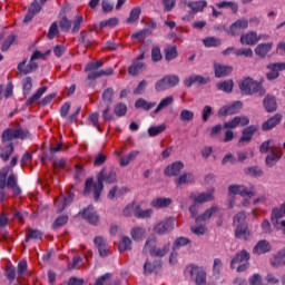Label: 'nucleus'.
<instances>
[{"label": "nucleus", "instance_id": "obj_23", "mask_svg": "<svg viewBox=\"0 0 285 285\" xmlns=\"http://www.w3.org/2000/svg\"><path fill=\"white\" fill-rule=\"evenodd\" d=\"M12 153H14V144L2 142L0 146V159L2 161H9Z\"/></svg>", "mask_w": 285, "mask_h": 285}, {"label": "nucleus", "instance_id": "obj_51", "mask_svg": "<svg viewBox=\"0 0 285 285\" xmlns=\"http://www.w3.org/2000/svg\"><path fill=\"white\" fill-rule=\"evenodd\" d=\"M30 239H43V232L39 229H29V233L26 235L24 242L28 244Z\"/></svg>", "mask_w": 285, "mask_h": 285}, {"label": "nucleus", "instance_id": "obj_48", "mask_svg": "<svg viewBox=\"0 0 285 285\" xmlns=\"http://www.w3.org/2000/svg\"><path fill=\"white\" fill-rule=\"evenodd\" d=\"M216 6L218 8H229L234 14H237V12L239 10V4H237V2H233V1H222V2L216 3Z\"/></svg>", "mask_w": 285, "mask_h": 285}, {"label": "nucleus", "instance_id": "obj_27", "mask_svg": "<svg viewBox=\"0 0 285 285\" xmlns=\"http://www.w3.org/2000/svg\"><path fill=\"white\" fill-rule=\"evenodd\" d=\"M10 173V167H2L0 169V203L6 199V179Z\"/></svg>", "mask_w": 285, "mask_h": 285}, {"label": "nucleus", "instance_id": "obj_53", "mask_svg": "<svg viewBox=\"0 0 285 285\" xmlns=\"http://www.w3.org/2000/svg\"><path fill=\"white\" fill-rule=\"evenodd\" d=\"M166 130V124H161L159 126H151L148 128L147 132L149 137H157V135H161Z\"/></svg>", "mask_w": 285, "mask_h": 285}, {"label": "nucleus", "instance_id": "obj_12", "mask_svg": "<svg viewBox=\"0 0 285 285\" xmlns=\"http://www.w3.org/2000/svg\"><path fill=\"white\" fill-rule=\"evenodd\" d=\"M189 275L196 285H206V271L204 267L193 266Z\"/></svg>", "mask_w": 285, "mask_h": 285}, {"label": "nucleus", "instance_id": "obj_35", "mask_svg": "<svg viewBox=\"0 0 285 285\" xmlns=\"http://www.w3.org/2000/svg\"><path fill=\"white\" fill-rule=\"evenodd\" d=\"M161 266V262L155 261L154 263H150L149 261H146L144 264V275H153L155 271H157Z\"/></svg>", "mask_w": 285, "mask_h": 285}, {"label": "nucleus", "instance_id": "obj_4", "mask_svg": "<svg viewBox=\"0 0 285 285\" xmlns=\"http://www.w3.org/2000/svg\"><path fill=\"white\" fill-rule=\"evenodd\" d=\"M230 268L232 271L236 268L238 273H246L250 268V253L246 249L236 253L230 261Z\"/></svg>", "mask_w": 285, "mask_h": 285}, {"label": "nucleus", "instance_id": "obj_36", "mask_svg": "<svg viewBox=\"0 0 285 285\" xmlns=\"http://www.w3.org/2000/svg\"><path fill=\"white\" fill-rule=\"evenodd\" d=\"M80 39L83 46H86V48L97 46V41L92 39V32L81 31Z\"/></svg>", "mask_w": 285, "mask_h": 285}, {"label": "nucleus", "instance_id": "obj_45", "mask_svg": "<svg viewBox=\"0 0 285 285\" xmlns=\"http://www.w3.org/2000/svg\"><path fill=\"white\" fill-rule=\"evenodd\" d=\"M153 35V30L150 28H144L138 32L131 35V39H138L139 41H144L147 37Z\"/></svg>", "mask_w": 285, "mask_h": 285}, {"label": "nucleus", "instance_id": "obj_55", "mask_svg": "<svg viewBox=\"0 0 285 285\" xmlns=\"http://www.w3.org/2000/svg\"><path fill=\"white\" fill-rule=\"evenodd\" d=\"M170 250V244L164 245L163 248H155V250H151L150 256L151 257H165V255Z\"/></svg>", "mask_w": 285, "mask_h": 285}, {"label": "nucleus", "instance_id": "obj_24", "mask_svg": "<svg viewBox=\"0 0 285 285\" xmlns=\"http://www.w3.org/2000/svg\"><path fill=\"white\" fill-rule=\"evenodd\" d=\"M14 41H17V35H9L6 38V32L0 33L1 52H8V50H10V46H12Z\"/></svg>", "mask_w": 285, "mask_h": 285}, {"label": "nucleus", "instance_id": "obj_5", "mask_svg": "<svg viewBox=\"0 0 285 285\" xmlns=\"http://www.w3.org/2000/svg\"><path fill=\"white\" fill-rule=\"evenodd\" d=\"M36 59H43V55L41 53V51H35L31 55L29 63L28 58H24L21 62L18 63L17 68L19 75H32V72H37V70H39V63L35 61ZM26 63L28 65L26 66Z\"/></svg>", "mask_w": 285, "mask_h": 285}, {"label": "nucleus", "instance_id": "obj_49", "mask_svg": "<svg viewBox=\"0 0 285 285\" xmlns=\"http://www.w3.org/2000/svg\"><path fill=\"white\" fill-rule=\"evenodd\" d=\"M132 246V240L130 239V237L128 236H122L119 245H118V250L120 253H124V250H130V248Z\"/></svg>", "mask_w": 285, "mask_h": 285}, {"label": "nucleus", "instance_id": "obj_44", "mask_svg": "<svg viewBox=\"0 0 285 285\" xmlns=\"http://www.w3.org/2000/svg\"><path fill=\"white\" fill-rule=\"evenodd\" d=\"M173 101H175V99L173 98V96L166 97L164 98L157 106V108L154 110V115H157L159 112H161V110H164V108H168V106H170L173 104Z\"/></svg>", "mask_w": 285, "mask_h": 285}, {"label": "nucleus", "instance_id": "obj_25", "mask_svg": "<svg viewBox=\"0 0 285 285\" xmlns=\"http://www.w3.org/2000/svg\"><path fill=\"white\" fill-rule=\"evenodd\" d=\"M189 199H193L195 204H206L207 202H213L215 199V196L213 193H200L198 195L196 194H190Z\"/></svg>", "mask_w": 285, "mask_h": 285}, {"label": "nucleus", "instance_id": "obj_50", "mask_svg": "<svg viewBox=\"0 0 285 285\" xmlns=\"http://www.w3.org/2000/svg\"><path fill=\"white\" fill-rule=\"evenodd\" d=\"M115 97V89L112 87H109L102 91L101 99L107 104V106H110L112 104V98Z\"/></svg>", "mask_w": 285, "mask_h": 285}, {"label": "nucleus", "instance_id": "obj_31", "mask_svg": "<svg viewBox=\"0 0 285 285\" xmlns=\"http://www.w3.org/2000/svg\"><path fill=\"white\" fill-rule=\"evenodd\" d=\"M279 159H282V150L271 151L265 158V165L267 168H273V166L277 165Z\"/></svg>", "mask_w": 285, "mask_h": 285}, {"label": "nucleus", "instance_id": "obj_1", "mask_svg": "<svg viewBox=\"0 0 285 285\" xmlns=\"http://www.w3.org/2000/svg\"><path fill=\"white\" fill-rule=\"evenodd\" d=\"M97 181L95 183V178H87L85 181L83 195L88 197L90 193H94L95 202H99L101 197V193H104V181L106 184H115L117 181V171L109 170L102 168L96 176Z\"/></svg>", "mask_w": 285, "mask_h": 285}, {"label": "nucleus", "instance_id": "obj_33", "mask_svg": "<svg viewBox=\"0 0 285 285\" xmlns=\"http://www.w3.org/2000/svg\"><path fill=\"white\" fill-rule=\"evenodd\" d=\"M145 68H146V63H144V61L134 60L131 66H129L128 68V72L132 77H137V75H139V72H141Z\"/></svg>", "mask_w": 285, "mask_h": 285}, {"label": "nucleus", "instance_id": "obj_8", "mask_svg": "<svg viewBox=\"0 0 285 285\" xmlns=\"http://www.w3.org/2000/svg\"><path fill=\"white\" fill-rule=\"evenodd\" d=\"M207 7L208 2L206 0L189 1L188 8H190V11L183 17V21H193L197 12H204Z\"/></svg>", "mask_w": 285, "mask_h": 285}, {"label": "nucleus", "instance_id": "obj_9", "mask_svg": "<svg viewBox=\"0 0 285 285\" xmlns=\"http://www.w3.org/2000/svg\"><path fill=\"white\" fill-rule=\"evenodd\" d=\"M228 193L230 195H240V197H255V186L249 185L246 187L244 185H230L228 187Z\"/></svg>", "mask_w": 285, "mask_h": 285}, {"label": "nucleus", "instance_id": "obj_38", "mask_svg": "<svg viewBox=\"0 0 285 285\" xmlns=\"http://www.w3.org/2000/svg\"><path fill=\"white\" fill-rule=\"evenodd\" d=\"M135 217H137V219H148L153 217V209H141V206H136Z\"/></svg>", "mask_w": 285, "mask_h": 285}, {"label": "nucleus", "instance_id": "obj_56", "mask_svg": "<svg viewBox=\"0 0 285 285\" xmlns=\"http://www.w3.org/2000/svg\"><path fill=\"white\" fill-rule=\"evenodd\" d=\"M59 28L62 32H70V28H72V21L68 19V17H62L59 22Z\"/></svg>", "mask_w": 285, "mask_h": 285}, {"label": "nucleus", "instance_id": "obj_41", "mask_svg": "<svg viewBox=\"0 0 285 285\" xmlns=\"http://www.w3.org/2000/svg\"><path fill=\"white\" fill-rule=\"evenodd\" d=\"M115 73V70L112 68H108L105 70H99V72L91 73L89 76V81H95L96 79H99L100 77H110Z\"/></svg>", "mask_w": 285, "mask_h": 285}, {"label": "nucleus", "instance_id": "obj_11", "mask_svg": "<svg viewBox=\"0 0 285 285\" xmlns=\"http://www.w3.org/2000/svg\"><path fill=\"white\" fill-rule=\"evenodd\" d=\"M267 70L266 78L268 81H275L279 78V72L285 70V62H274L266 66Z\"/></svg>", "mask_w": 285, "mask_h": 285}, {"label": "nucleus", "instance_id": "obj_39", "mask_svg": "<svg viewBox=\"0 0 285 285\" xmlns=\"http://www.w3.org/2000/svg\"><path fill=\"white\" fill-rule=\"evenodd\" d=\"M179 57V52L177 51V46H169L165 49V60L174 61Z\"/></svg>", "mask_w": 285, "mask_h": 285}, {"label": "nucleus", "instance_id": "obj_60", "mask_svg": "<svg viewBox=\"0 0 285 285\" xmlns=\"http://www.w3.org/2000/svg\"><path fill=\"white\" fill-rule=\"evenodd\" d=\"M180 121H193L195 119V112L188 110V109H183L179 115Z\"/></svg>", "mask_w": 285, "mask_h": 285}, {"label": "nucleus", "instance_id": "obj_18", "mask_svg": "<svg viewBox=\"0 0 285 285\" xmlns=\"http://www.w3.org/2000/svg\"><path fill=\"white\" fill-rule=\"evenodd\" d=\"M283 117L284 116H282V114H275L274 116H272L271 118H268L266 121L263 122L262 130L266 132L268 130H273V128H277V126L282 124Z\"/></svg>", "mask_w": 285, "mask_h": 285}, {"label": "nucleus", "instance_id": "obj_32", "mask_svg": "<svg viewBox=\"0 0 285 285\" xmlns=\"http://www.w3.org/2000/svg\"><path fill=\"white\" fill-rule=\"evenodd\" d=\"M271 50H273V42L259 43L257 45L254 51H255V55H257V57H261V59H264V57H266V55Z\"/></svg>", "mask_w": 285, "mask_h": 285}, {"label": "nucleus", "instance_id": "obj_34", "mask_svg": "<svg viewBox=\"0 0 285 285\" xmlns=\"http://www.w3.org/2000/svg\"><path fill=\"white\" fill-rule=\"evenodd\" d=\"M171 204H173V199L158 197L151 200L150 206L153 208H168V206H170Z\"/></svg>", "mask_w": 285, "mask_h": 285}, {"label": "nucleus", "instance_id": "obj_62", "mask_svg": "<svg viewBox=\"0 0 285 285\" xmlns=\"http://www.w3.org/2000/svg\"><path fill=\"white\" fill-rule=\"evenodd\" d=\"M165 80L167 81L169 88H175V86L179 85V76L177 75H167L165 76Z\"/></svg>", "mask_w": 285, "mask_h": 285}, {"label": "nucleus", "instance_id": "obj_46", "mask_svg": "<svg viewBox=\"0 0 285 285\" xmlns=\"http://www.w3.org/2000/svg\"><path fill=\"white\" fill-rule=\"evenodd\" d=\"M126 112H128V106H126V104L117 102L114 106V115H116V117H126Z\"/></svg>", "mask_w": 285, "mask_h": 285}, {"label": "nucleus", "instance_id": "obj_16", "mask_svg": "<svg viewBox=\"0 0 285 285\" xmlns=\"http://www.w3.org/2000/svg\"><path fill=\"white\" fill-rule=\"evenodd\" d=\"M94 244L96 248H98L100 257H108L110 255V250L108 249V240H106L104 236H96L94 238Z\"/></svg>", "mask_w": 285, "mask_h": 285}, {"label": "nucleus", "instance_id": "obj_26", "mask_svg": "<svg viewBox=\"0 0 285 285\" xmlns=\"http://www.w3.org/2000/svg\"><path fill=\"white\" fill-rule=\"evenodd\" d=\"M263 106L266 112H277V98L273 95L265 96Z\"/></svg>", "mask_w": 285, "mask_h": 285}, {"label": "nucleus", "instance_id": "obj_52", "mask_svg": "<svg viewBox=\"0 0 285 285\" xmlns=\"http://www.w3.org/2000/svg\"><path fill=\"white\" fill-rule=\"evenodd\" d=\"M31 91H32V77L27 76L22 79V92L24 97H27V95H30Z\"/></svg>", "mask_w": 285, "mask_h": 285}, {"label": "nucleus", "instance_id": "obj_63", "mask_svg": "<svg viewBox=\"0 0 285 285\" xmlns=\"http://www.w3.org/2000/svg\"><path fill=\"white\" fill-rule=\"evenodd\" d=\"M73 27L71 29L72 35H77L79 30H81V23H83V16H76V19L73 20Z\"/></svg>", "mask_w": 285, "mask_h": 285}, {"label": "nucleus", "instance_id": "obj_19", "mask_svg": "<svg viewBox=\"0 0 285 285\" xmlns=\"http://www.w3.org/2000/svg\"><path fill=\"white\" fill-rule=\"evenodd\" d=\"M42 6L37 1L33 0L24 16L23 23H30L35 19V16L41 12Z\"/></svg>", "mask_w": 285, "mask_h": 285}, {"label": "nucleus", "instance_id": "obj_59", "mask_svg": "<svg viewBox=\"0 0 285 285\" xmlns=\"http://www.w3.org/2000/svg\"><path fill=\"white\" fill-rule=\"evenodd\" d=\"M282 217H285V208L283 206H281V208H274L272 210V222H277V219H282Z\"/></svg>", "mask_w": 285, "mask_h": 285}, {"label": "nucleus", "instance_id": "obj_29", "mask_svg": "<svg viewBox=\"0 0 285 285\" xmlns=\"http://www.w3.org/2000/svg\"><path fill=\"white\" fill-rule=\"evenodd\" d=\"M99 68H104V60H97L96 62L87 63L85 68V72H88L87 80L90 81V75H97L99 72Z\"/></svg>", "mask_w": 285, "mask_h": 285}, {"label": "nucleus", "instance_id": "obj_20", "mask_svg": "<svg viewBox=\"0 0 285 285\" xmlns=\"http://www.w3.org/2000/svg\"><path fill=\"white\" fill-rule=\"evenodd\" d=\"M262 36H257L256 31H249L240 36L242 46H255L259 42Z\"/></svg>", "mask_w": 285, "mask_h": 285}, {"label": "nucleus", "instance_id": "obj_30", "mask_svg": "<svg viewBox=\"0 0 285 285\" xmlns=\"http://www.w3.org/2000/svg\"><path fill=\"white\" fill-rule=\"evenodd\" d=\"M6 186L10 188L14 195H21V187L17 185V175H14V173H11L8 178H6Z\"/></svg>", "mask_w": 285, "mask_h": 285}, {"label": "nucleus", "instance_id": "obj_40", "mask_svg": "<svg viewBox=\"0 0 285 285\" xmlns=\"http://www.w3.org/2000/svg\"><path fill=\"white\" fill-rule=\"evenodd\" d=\"M234 86L235 82H233V80H224L222 82L216 83L217 90H220L222 92H233Z\"/></svg>", "mask_w": 285, "mask_h": 285}, {"label": "nucleus", "instance_id": "obj_2", "mask_svg": "<svg viewBox=\"0 0 285 285\" xmlns=\"http://www.w3.org/2000/svg\"><path fill=\"white\" fill-rule=\"evenodd\" d=\"M233 224L236 226V239H244L245 242H248L250 238V229L248 228V223H246V213H237L233 218Z\"/></svg>", "mask_w": 285, "mask_h": 285}, {"label": "nucleus", "instance_id": "obj_10", "mask_svg": "<svg viewBox=\"0 0 285 285\" xmlns=\"http://www.w3.org/2000/svg\"><path fill=\"white\" fill-rule=\"evenodd\" d=\"M175 230V218L169 217L154 227V233L156 235H167V233H173Z\"/></svg>", "mask_w": 285, "mask_h": 285}, {"label": "nucleus", "instance_id": "obj_6", "mask_svg": "<svg viewBox=\"0 0 285 285\" xmlns=\"http://www.w3.org/2000/svg\"><path fill=\"white\" fill-rule=\"evenodd\" d=\"M220 210H222V208L219 206L214 205V206L209 207L208 209H206L204 214L198 215L199 206L197 205V203H194L189 207V213H190L191 217L195 219L196 224H199L202 222H207V219H210V217H214Z\"/></svg>", "mask_w": 285, "mask_h": 285}, {"label": "nucleus", "instance_id": "obj_43", "mask_svg": "<svg viewBox=\"0 0 285 285\" xmlns=\"http://www.w3.org/2000/svg\"><path fill=\"white\" fill-rule=\"evenodd\" d=\"M155 102H148L146 99L140 98L135 102V108L141 109V110H151V108H155Z\"/></svg>", "mask_w": 285, "mask_h": 285}, {"label": "nucleus", "instance_id": "obj_64", "mask_svg": "<svg viewBox=\"0 0 285 285\" xmlns=\"http://www.w3.org/2000/svg\"><path fill=\"white\" fill-rule=\"evenodd\" d=\"M239 126V116L234 117L232 120L224 122L223 128L233 130Z\"/></svg>", "mask_w": 285, "mask_h": 285}, {"label": "nucleus", "instance_id": "obj_22", "mask_svg": "<svg viewBox=\"0 0 285 285\" xmlns=\"http://www.w3.org/2000/svg\"><path fill=\"white\" fill-rule=\"evenodd\" d=\"M181 170H184V163L175 161L165 168L164 174L166 177H177Z\"/></svg>", "mask_w": 285, "mask_h": 285}, {"label": "nucleus", "instance_id": "obj_57", "mask_svg": "<svg viewBox=\"0 0 285 285\" xmlns=\"http://www.w3.org/2000/svg\"><path fill=\"white\" fill-rule=\"evenodd\" d=\"M66 224H68V215H62L55 219L52 228L57 230L58 228H61V226H66Z\"/></svg>", "mask_w": 285, "mask_h": 285}, {"label": "nucleus", "instance_id": "obj_28", "mask_svg": "<svg viewBox=\"0 0 285 285\" xmlns=\"http://www.w3.org/2000/svg\"><path fill=\"white\" fill-rule=\"evenodd\" d=\"M271 243L268 240L263 239L259 240L253 248L254 255H265V253H271L272 250Z\"/></svg>", "mask_w": 285, "mask_h": 285}, {"label": "nucleus", "instance_id": "obj_42", "mask_svg": "<svg viewBox=\"0 0 285 285\" xmlns=\"http://www.w3.org/2000/svg\"><path fill=\"white\" fill-rule=\"evenodd\" d=\"M157 248V238L155 237H149L147 238L142 253H149V255L153 254V250Z\"/></svg>", "mask_w": 285, "mask_h": 285}, {"label": "nucleus", "instance_id": "obj_17", "mask_svg": "<svg viewBox=\"0 0 285 285\" xmlns=\"http://www.w3.org/2000/svg\"><path fill=\"white\" fill-rule=\"evenodd\" d=\"M242 106V101H235L229 106H224L218 110V117H228V115H237Z\"/></svg>", "mask_w": 285, "mask_h": 285}, {"label": "nucleus", "instance_id": "obj_54", "mask_svg": "<svg viewBox=\"0 0 285 285\" xmlns=\"http://www.w3.org/2000/svg\"><path fill=\"white\" fill-rule=\"evenodd\" d=\"M188 244H190V239L187 237L180 236L175 239L173 244V250H179L181 246H188Z\"/></svg>", "mask_w": 285, "mask_h": 285}, {"label": "nucleus", "instance_id": "obj_13", "mask_svg": "<svg viewBox=\"0 0 285 285\" xmlns=\"http://www.w3.org/2000/svg\"><path fill=\"white\" fill-rule=\"evenodd\" d=\"M194 83H198V86H206L207 83H210V78H206L202 75H191L184 80V86L186 88H191Z\"/></svg>", "mask_w": 285, "mask_h": 285}, {"label": "nucleus", "instance_id": "obj_21", "mask_svg": "<svg viewBox=\"0 0 285 285\" xmlns=\"http://www.w3.org/2000/svg\"><path fill=\"white\" fill-rule=\"evenodd\" d=\"M214 72L216 79H222L224 77H228V75L233 73V66L222 65V63H214Z\"/></svg>", "mask_w": 285, "mask_h": 285}, {"label": "nucleus", "instance_id": "obj_14", "mask_svg": "<svg viewBox=\"0 0 285 285\" xmlns=\"http://www.w3.org/2000/svg\"><path fill=\"white\" fill-rule=\"evenodd\" d=\"M259 130V126L257 125H249L248 127L242 130V136L238 140V144H250L253 141V136L255 132Z\"/></svg>", "mask_w": 285, "mask_h": 285}, {"label": "nucleus", "instance_id": "obj_47", "mask_svg": "<svg viewBox=\"0 0 285 285\" xmlns=\"http://www.w3.org/2000/svg\"><path fill=\"white\" fill-rule=\"evenodd\" d=\"M139 17H141V7L131 9L129 17L127 18V23H136V21H139Z\"/></svg>", "mask_w": 285, "mask_h": 285}, {"label": "nucleus", "instance_id": "obj_3", "mask_svg": "<svg viewBox=\"0 0 285 285\" xmlns=\"http://www.w3.org/2000/svg\"><path fill=\"white\" fill-rule=\"evenodd\" d=\"M239 90L242 95L253 96L259 94L261 97L266 95V89L262 85V82L254 80L250 77L245 78L239 82Z\"/></svg>", "mask_w": 285, "mask_h": 285}, {"label": "nucleus", "instance_id": "obj_61", "mask_svg": "<svg viewBox=\"0 0 285 285\" xmlns=\"http://www.w3.org/2000/svg\"><path fill=\"white\" fill-rule=\"evenodd\" d=\"M146 233V230L141 227H134L131 229V238L135 240V242H139V239H141V237H144V234Z\"/></svg>", "mask_w": 285, "mask_h": 285}, {"label": "nucleus", "instance_id": "obj_37", "mask_svg": "<svg viewBox=\"0 0 285 285\" xmlns=\"http://www.w3.org/2000/svg\"><path fill=\"white\" fill-rule=\"evenodd\" d=\"M48 90V87H40L26 102V106H32L35 101H39L40 97H43L46 95V91Z\"/></svg>", "mask_w": 285, "mask_h": 285}, {"label": "nucleus", "instance_id": "obj_7", "mask_svg": "<svg viewBox=\"0 0 285 285\" xmlns=\"http://www.w3.org/2000/svg\"><path fill=\"white\" fill-rule=\"evenodd\" d=\"M2 144H8V141H12L14 139H30V131L28 129H23L21 127H18L16 129L7 128L2 132Z\"/></svg>", "mask_w": 285, "mask_h": 285}, {"label": "nucleus", "instance_id": "obj_15", "mask_svg": "<svg viewBox=\"0 0 285 285\" xmlns=\"http://www.w3.org/2000/svg\"><path fill=\"white\" fill-rule=\"evenodd\" d=\"M81 215L82 219H86V222H88L92 226H97V224H99V214H97V210H95V207H92V205L85 208Z\"/></svg>", "mask_w": 285, "mask_h": 285}, {"label": "nucleus", "instance_id": "obj_58", "mask_svg": "<svg viewBox=\"0 0 285 285\" xmlns=\"http://www.w3.org/2000/svg\"><path fill=\"white\" fill-rule=\"evenodd\" d=\"M168 89H170V87L165 77L155 83L156 92H164V90H168Z\"/></svg>", "mask_w": 285, "mask_h": 285}]
</instances>
